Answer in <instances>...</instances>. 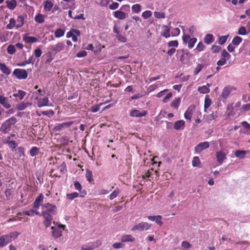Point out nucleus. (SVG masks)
Returning a JSON list of instances; mask_svg holds the SVG:
<instances>
[{
    "instance_id": "obj_1",
    "label": "nucleus",
    "mask_w": 250,
    "mask_h": 250,
    "mask_svg": "<svg viewBox=\"0 0 250 250\" xmlns=\"http://www.w3.org/2000/svg\"><path fill=\"white\" fill-rule=\"evenodd\" d=\"M42 214L43 217H45V215L52 217L53 215L56 214V207L55 205L49 203H45L42 205Z\"/></svg>"
},
{
    "instance_id": "obj_2",
    "label": "nucleus",
    "mask_w": 250,
    "mask_h": 250,
    "mask_svg": "<svg viewBox=\"0 0 250 250\" xmlns=\"http://www.w3.org/2000/svg\"><path fill=\"white\" fill-rule=\"evenodd\" d=\"M181 51L183 54L180 57V61L183 64L189 65L190 60L191 59L192 54H190L188 49H182Z\"/></svg>"
},
{
    "instance_id": "obj_3",
    "label": "nucleus",
    "mask_w": 250,
    "mask_h": 250,
    "mask_svg": "<svg viewBox=\"0 0 250 250\" xmlns=\"http://www.w3.org/2000/svg\"><path fill=\"white\" fill-rule=\"evenodd\" d=\"M64 225L59 224L57 226L51 227L52 234L55 239L58 238L62 235V231L64 229Z\"/></svg>"
},
{
    "instance_id": "obj_4",
    "label": "nucleus",
    "mask_w": 250,
    "mask_h": 250,
    "mask_svg": "<svg viewBox=\"0 0 250 250\" xmlns=\"http://www.w3.org/2000/svg\"><path fill=\"white\" fill-rule=\"evenodd\" d=\"M13 74L19 80L25 79L28 76V73L26 70L20 68L15 69Z\"/></svg>"
},
{
    "instance_id": "obj_5",
    "label": "nucleus",
    "mask_w": 250,
    "mask_h": 250,
    "mask_svg": "<svg viewBox=\"0 0 250 250\" xmlns=\"http://www.w3.org/2000/svg\"><path fill=\"white\" fill-rule=\"evenodd\" d=\"M65 47V45L63 42H58L54 45H50L47 49L51 51L55 55L59 52L62 50Z\"/></svg>"
},
{
    "instance_id": "obj_6",
    "label": "nucleus",
    "mask_w": 250,
    "mask_h": 250,
    "mask_svg": "<svg viewBox=\"0 0 250 250\" xmlns=\"http://www.w3.org/2000/svg\"><path fill=\"white\" fill-rule=\"evenodd\" d=\"M151 225L146 222H141L138 224L135 225L131 230H138L139 231H144L145 230H148Z\"/></svg>"
},
{
    "instance_id": "obj_7",
    "label": "nucleus",
    "mask_w": 250,
    "mask_h": 250,
    "mask_svg": "<svg viewBox=\"0 0 250 250\" xmlns=\"http://www.w3.org/2000/svg\"><path fill=\"white\" fill-rule=\"evenodd\" d=\"M74 123V121H69L54 126L53 130L56 132H60L63 128L69 127Z\"/></svg>"
},
{
    "instance_id": "obj_8",
    "label": "nucleus",
    "mask_w": 250,
    "mask_h": 250,
    "mask_svg": "<svg viewBox=\"0 0 250 250\" xmlns=\"http://www.w3.org/2000/svg\"><path fill=\"white\" fill-rule=\"evenodd\" d=\"M209 147V144L208 142H204L199 143L195 147V151L196 153H200L205 149Z\"/></svg>"
},
{
    "instance_id": "obj_9",
    "label": "nucleus",
    "mask_w": 250,
    "mask_h": 250,
    "mask_svg": "<svg viewBox=\"0 0 250 250\" xmlns=\"http://www.w3.org/2000/svg\"><path fill=\"white\" fill-rule=\"evenodd\" d=\"M196 107L194 104L189 105L184 114V117L186 119L190 120L193 112L195 110Z\"/></svg>"
},
{
    "instance_id": "obj_10",
    "label": "nucleus",
    "mask_w": 250,
    "mask_h": 250,
    "mask_svg": "<svg viewBox=\"0 0 250 250\" xmlns=\"http://www.w3.org/2000/svg\"><path fill=\"white\" fill-rule=\"evenodd\" d=\"M147 113L146 110H143L142 112H140L137 109H132L130 111L129 115L131 117H141L145 116L147 114Z\"/></svg>"
},
{
    "instance_id": "obj_11",
    "label": "nucleus",
    "mask_w": 250,
    "mask_h": 250,
    "mask_svg": "<svg viewBox=\"0 0 250 250\" xmlns=\"http://www.w3.org/2000/svg\"><path fill=\"white\" fill-rule=\"evenodd\" d=\"M43 199V195L42 193L39 194V195L37 197L34 202V208H35L38 209L39 208L42 202Z\"/></svg>"
},
{
    "instance_id": "obj_12",
    "label": "nucleus",
    "mask_w": 250,
    "mask_h": 250,
    "mask_svg": "<svg viewBox=\"0 0 250 250\" xmlns=\"http://www.w3.org/2000/svg\"><path fill=\"white\" fill-rule=\"evenodd\" d=\"M11 126L9 125V123H7L5 121L2 123L1 127H0V131L4 134H6L11 130Z\"/></svg>"
},
{
    "instance_id": "obj_13",
    "label": "nucleus",
    "mask_w": 250,
    "mask_h": 250,
    "mask_svg": "<svg viewBox=\"0 0 250 250\" xmlns=\"http://www.w3.org/2000/svg\"><path fill=\"white\" fill-rule=\"evenodd\" d=\"M216 158L218 163L220 164H222L223 161L226 159V154L221 151L217 152Z\"/></svg>"
},
{
    "instance_id": "obj_14",
    "label": "nucleus",
    "mask_w": 250,
    "mask_h": 250,
    "mask_svg": "<svg viewBox=\"0 0 250 250\" xmlns=\"http://www.w3.org/2000/svg\"><path fill=\"white\" fill-rule=\"evenodd\" d=\"M31 105L32 104L31 103H24V102H22L16 105V108L18 110H23L26 108L28 106H31Z\"/></svg>"
},
{
    "instance_id": "obj_15",
    "label": "nucleus",
    "mask_w": 250,
    "mask_h": 250,
    "mask_svg": "<svg viewBox=\"0 0 250 250\" xmlns=\"http://www.w3.org/2000/svg\"><path fill=\"white\" fill-rule=\"evenodd\" d=\"M185 125V122L184 120H179L174 123V128L176 130L183 129Z\"/></svg>"
},
{
    "instance_id": "obj_16",
    "label": "nucleus",
    "mask_w": 250,
    "mask_h": 250,
    "mask_svg": "<svg viewBox=\"0 0 250 250\" xmlns=\"http://www.w3.org/2000/svg\"><path fill=\"white\" fill-rule=\"evenodd\" d=\"M114 16L119 20H124L126 18V14L121 10H118L114 12Z\"/></svg>"
},
{
    "instance_id": "obj_17",
    "label": "nucleus",
    "mask_w": 250,
    "mask_h": 250,
    "mask_svg": "<svg viewBox=\"0 0 250 250\" xmlns=\"http://www.w3.org/2000/svg\"><path fill=\"white\" fill-rule=\"evenodd\" d=\"M48 102H49V100L47 97H45L43 99H40L38 101V107H40L44 106H48L49 105Z\"/></svg>"
},
{
    "instance_id": "obj_18",
    "label": "nucleus",
    "mask_w": 250,
    "mask_h": 250,
    "mask_svg": "<svg viewBox=\"0 0 250 250\" xmlns=\"http://www.w3.org/2000/svg\"><path fill=\"white\" fill-rule=\"evenodd\" d=\"M23 40L26 42V43H34L35 42H37L38 41L37 38L34 37L32 36H26L24 35L23 37Z\"/></svg>"
},
{
    "instance_id": "obj_19",
    "label": "nucleus",
    "mask_w": 250,
    "mask_h": 250,
    "mask_svg": "<svg viewBox=\"0 0 250 250\" xmlns=\"http://www.w3.org/2000/svg\"><path fill=\"white\" fill-rule=\"evenodd\" d=\"M0 69L3 73L7 75L11 73L10 69L4 63H0Z\"/></svg>"
},
{
    "instance_id": "obj_20",
    "label": "nucleus",
    "mask_w": 250,
    "mask_h": 250,
    "mask_svg": "<svg viewBox=\"0 0 250 250\" xmlns=\"http://www.w3.org/2000/svg\"><path fill=\"white\" fill-rule=\"evenodd\" d=\"M47 59L45 62V64L49 63L54 59L55 55L50 50H48V52L46 54Z\"/></svg>"
},
{
    "instance_id": "obj_21",
    "label": "nucleus",
    "mask_w": 250,
    "mask_h": 250,
    "mask_svg": "<svg viewBox=\"0 0 250 250\" xmlns=\"http://www.w3.org/2000/svg\"><path fill=\"white\" fill-rule=\"evenodd\" d=\"M165 29L161 33V36L167 38L170 36V27L167 25L164 26Z\"/></svg>"
},
{
    "instance_id": "obj_22",
    "label": "nucleus",
    "mask_w": 250,
    "mask_h": 250,
    "mask_svg": "<svg viewBox=\"0 0 250 250\" xmlns=\"http://www.w3.org/2000/svg\"><path fill=\"white\" fill-rule=\"evenodd\" d=\"M135 238L131 235H125L122 237L121 242H133L135 241Z\"/></svg>"
},
{
    "instance_id": "obj_23",
    "label": "nucleus",
    "mask_w": 250,
    "mask_h": 250,
    "mask_svg": "<svg viewBox=\"0 0 250 250\" xmlns=\"http://www.w3.org/2000/svg\"><path fill=\"white\" fill-rule=\"evenodd\" d=\"M0 104L6 108H9L11 107L7 99L2 96H0Z\"/></svg>"
},
{
    "instance_id": "obj_24",
    "label": "nucleus",
    "mask_w": 250,
    "mask_h": 250,
    "mask_svg": "<svg viewBox=\"0 0 250 250\" xmlns=\"http://www.w3.org/2000/svg\"><path fill=\"white\" fill-rule=\"evenodd\" d=\"M10 139V137H7L6 141L4 140L3 142L5 144H8L9 147L15 148L17 146V143L15 142V141H9ZM5 140H6V139Z\"/></svg>"
},
{
    "instance_id": "obj_25",
    "label": "nucleus",
    "mask_w": 250,
    "mask_h": 250,
    "mask_svg": "<svg viewBox=\"0 0 250 250\" xmlns=\"http://www.w3.org/2000/svg\"><path fill=\"white\" fill-rule=\"evenodd\" d=\"M7 7L10 10H13L17 6V1L16 0H7L6 1Z\"/></svg>"
},
{
    "instance_id": "obj_26",
    "label": "nucleus",
    "mask_w": 250,
    "mask_h": 250,
    "mask_svg": "<svg viewBox=\"0 0 250 250\" xmlns=\"http://www.w3.org/2000/svg\"><path fill=\"white\" fill-rule=\"evenodd\" d=\"M44 8L47 11H50L53 6L52 1L46 0L44 1Z\"/></svg>"
},
{
    "instance_id": "obj_27",
    "label": "nucleus",
    "mask_w": 250,
    "mask_h": 250,
    "mask_svg": "<svg viewBox=\"0 0 250 250\" xmlns=\"http://www.w3.org/2000/svg\"><path fill=\"white\" fill-rule=\"evenodd\" d=\"M40 148L37 146L32 147L30 150L29 153L31 156L34 157L39 153Z\"/></svg>"
},
{
    "instance_id": "obj_28",
    "label": "nucleus",
    "mask_w": 250,
    "mask_h": 250,
    "mask_svg": "<svg viewBox=\"0 0 250 250\" xmlns=\"http://www.w3.org/2000/svg\"><path fill=\"white\" fill-rule=\"evenodd\" d=\"M214 41L213 36L211 34H208L204 38V42L207 44H210Z\"/></svg>"
},
{
    "instance_id": "obj_29",
    "label": "nucleus",
    "mask_w": 250,
    "mask_h": 250,
    "mask_svg": "<svg viewBox=\"0 0 250 250\" xmlns=\"http://www.w3.org/2000/svg\"><path fill=\"white\" fill-rule=\"evenodd\" d=\"M45 217H43L45 220L43 221V225L46 227L47 228L50 226L51 224V221L52 220V217H50V216H48L45 215Z\"/></svg>"
},
{
    "instance_id": "obj_30",
    "label": "nucleus",
    "mask_w": 250,
    "mask_h": 250,
    "mask_svg": "<svg viewBox=\"0 0 250 250\" xmlns=\"http://www.w3.org/2000/svg\"><path fill=\"white\" fill-rule=\"evenodd\" d=\"M181 102V98L178 97L175 98V100H173L172 102L170 104V105L176 108L177 109L180 105Z\"/></svg>"
},
{
    "instance_id": "obj_31",
    "label": "nucleus",
    "mask_w": 250,
    "mask_h": 250,
    "mask_svg": "<svg viewBox=\"0 0 250 250\" xmlns=\"http://www.w3.org/2000/svg\"><path fill=\"white\" fill-rule=\"evenodd\" d=\"M0 237L1 240H4V246L13 240L11 237H10L9 234L2 235Z\"/></svg>"
},
{
    "instance_id": "obj_32",
    "label": "nucleus",
    "mask_w": 250,
    "mask_h": 250,
    "mask_svg": "<svg viewBox=\"0 0 250 250\" xmlns=\"http://www.w3.org/2000/svg\"><path fill=\"white\" fill-rule=\"evenodd\" d=\"M34 20L36 22L42 23L44 21V17L43 15L39 13L35 16Z\"/></svg>"
},
{
    "instance_id": "obj_33",
    "label": "nucleus",
    "mask_w": 250,
    "mask_h": 250,
    "mask_svg": "<svg viewBox=\"0 0 250 250\" xmlns=\"http://www.w3.org/2000/svg\"><path fill=\"white\" fill-rule=\"evenodd\" d=\"M211 104V100L209 98L208 95H206L205 99V103H204V110L206 111V109H208L210 105Z\"/></svg>"
},
{
    "instance_id": "obj_34",
    "label": "nucleus",
    "mask_w": 250,
    "mask_h": 250,
    "mask_svg": "<svg viewBox=\"0 0 250 250\" xmlns=\"http://www.w3.org/2000/svg\"><path fill=\"white\" fill-rule=\"evenodd\" d=\"M246 153L247 152L245 150H238L235 152L234 155L236 157L242 159L245 157Z\"/></svg>"
},
{
    "instance_id": "obj_35",
    "label": "nucleus",
    "mask_w": 250,
    "mask_h": 250,
    "mask_svg": "<svg viewBox=\"0 0 250 250\" xmlns=\"http://www.w3.org/2000/svg\"><path fill=\"white\" fill-rule=\"evenodd\" d=\"M26 93L25 91L19 90L17 93L13 94V96L15 97H19L20 100H22L25 96Z\"/></svg>"
},
{
    "instance_id": "obj_36",
    "label": "nucleus",
    "mask_w": 250,
    "mask_h": 250,
    "mask_svg": "<svg viewBox=\"0 0 250 250\" xmlns=\"http://www.w3.org/2000/svg\"><path fill=\"white\" fill-rule=\"evenodd\" d=\"M205 48V46L203 43L202 42H200L198 43V45L196 46V48L194 49V51L195 53H198L199 52L202 51L204 50Z\"/></svg>"
},
{
    "instance_id": "obj_37",
    "label": "nucleus",
    "mask_w": 250,
    "mask_h": 250,
    "mask_svg": "<svg viewBox=\"0 0 250 250\" xmlns=\"http://www.w3.org/2000/svg\"><path fill=\"white\" fill-rule=\"evenodd\" d=\"M85 177L89 183H91L93 180L92 172L88 169L86 170Z\"/></svg>"
},
{
    "instance_id": "obj_38",
    "label": "nucleus",
    "mask_w": 250,
    "mask_h": 250,
    "mask_svg": "<svg viewBox=\"0 0 250 250\" xmlns=\"http://www.w3.org/2000/svg\"><path fill=\"white\" fill-rule=\"evenodd\" d=\"M24 18L23 16H19L17 18V21L19 22V24L16 25L17 28L21 27L24 24Z\"/></svg>"
},
{
    "instance_id": "obj_39",
    "label": "nucleus",
    "mask_w": 250,
    "mask_h": 250,
    "mask_svg": "<svg viewBox=\"0 0 250 250\" xmlns=\"http://www.w3.org/2000/svg\"><path fill=\"white\" fill-rule=\"evenodd\" d=\"M198 91L200 93L206 94L208 93L210 90L207 86L203 85L202 86L199 87L198 89Z\"/></svg>"
},
{
    "instance_id": "obj_40",
    "label": "nucleus",
    "mask_w": 250,
    "mask_h": 250,
    "mask_svg": "<svg viewBox=\"0 0 250 250\" xmlns=\"http://www.w3.org/2000/svg\"><path fill=\"white\" fill-rule=\"evenodd\" d=\"M241 125L247 130L246 134H250V124L246 121H244L242 122Z\"/></svg>"
},
{
    "instance_id": "obj_41",
    "label": "nucleus",
    "mask_w": 250,
    "mask_h": 250,
    "mask_svg": "<svg viewBox=\"0 0 250 250\" xmlns=\"http://www.w3.org/2000/svg\"><path fill=\"white\" fill-rule=\"evenodd\" d=\"M116 38L119 42H121L124 43L127 41V39L125 35H123L121 34L119 35H116Z\"/></svg>"
},
{
    "instance_id": "obj_42",
    "label": "nucleus",
    "mask_w": 250,
    "mask_h": 250,
    "mask_svg": "<svg viewBox=\"0 0 250 250\" xmlns=\"http://www.w3.org/2000/svg\"><path fill=\"white\" fill-rule=\"evenodd\" d=\"M10 23L8 24L6 26V28L7 29H12L14 26H16V21L14 19L11 18L9 20Z\"/></svg>"
},
{
    "instance_id": "obj_43",
    "label": "nucleus",
    "mask_w": 250,
    "mask_h": 250,
    "mask_svg": "<svg viewBox=\"0 0 250 250\" xmlns=\"http://www.w3.org/2000/svg\"><path fill=\"white\" fill-rule=\"evenodd\" d=\"M192 166L194 167H199L200 165V161L198 157L195 156L193 157L192 162Z\"/></svg>"
},
{
    "instance_id": "obj_44",
    "label": "nucleus",
    "mask_w": 250,
    "mask_h": 250,
    "mask_svg": "<svg viewBox=\"0 0 250 250\" xmlns=\"http://www.w3.org/2000/svg\"><path fill=\"white\" fill-rule=\"evenodd\" d=\"M242 38L239 36H236L233 39L232 43L235 45H238L242 42Z\"/></svg>"
},
{
    "instance_id": "obj_45",
    "label": "nucleus",
    "mask_w": 250,
    "mask_h": 250,
    "mask_svg": "<svg viewBox=\"0 0 250 250\" xmlns=\"http://www.w3.org/2000/svg\"><path fill=\"white\" fill-rule=\"evenodd\" d=\"M64 30L60 28L57 29L55 32V36L56 38H60L64 35Z\"/></svg>"
},
{
    "instance_id": "obj_46",
    "label": "nucleus",
    "mask_w": 250,
    "mask_h": 250,
    "mask_svg": "<svg viewBox=\"0 0 250 250\" xmlns=\"http://www.w3.org/2000/svg\"><path fill=\"white\" fill-rule=\"evenodd\" d=\"M78 196H79V193L76 192H73L71 193H67L66 194L67 198L70 200H72L78 197Z\"/></svg>"
},
{
    "instance_id": "obj_47",
    "label": "nucleus",
    "mask_w": 250,
    "mask_h": 250,
    "mask_svg": "<svg viewBox=\"0 0 250 250\" xmlns=\"http://www.w3.org/2000/svg\"><path fill=\"white\" fill-rule=\"evenodd\" d=\"M33 56H31L28 60H26L25 61H24V62H22L21 63H18L17 65L19 66H25L26 64H29L30 63H32V64L34 62H33Z\"/></svg>"
},
{
    "instance_id": "obj_48",
    "label": "nucleus",
    "mask_w": 250,
    "mask_h": 250,
    "mask_svg": "<svg viewBox=\"0 0 250 250\" xmlns=\"http://www.w3.org/2000/svg\"><path fill=\"white\" fill-rule=\"evenodd\" d=\"M141 6L139 4H135L132 5V10L133 12L138 13L141 11Z\"/></svg>"
},
{
    "instance_id": "obj_49",
    "label": "nucleus",
    "mask_w": 250,
    "mask_h": 250,
    "mask_svg": "<svg viewBox=\"0 0 250 250\" xmlns=\"http://www.w3.org/2000/svg\"><path fill=\"white\" fill-rule=\"evenodd\" d=\"M229 35L220 36L219 39L218 43L220 45L224 44L227 41Z\"/></svg>"
},
{
    "instance_id": "obj_50",
    "label": "nucleus",
    "mask_w": 250,
    "mask_h": 250,
    "mask_svg": "<svg viewBox=\"0 0 250 250\" xmlns=\"http://www.w3.org/2000/svg\"><path fill=\"white\" fill-rule=\"evenodd\" d=\"M8 53L10 55L14 54L16 52V49L13 45L10 44L8 46L7 48Z\"/></svg>"
},
{
    "instance_id": "obj_51",
    "label": "nucleus",
    "mask_w": 250,
    "mask_h": 250,
    "mask_svg": "<svg viewBox=\"0 0 250 250\" xmlns=\"http://www.w3.org/2000/svg\"><path fill=\"white\" fill-rule=\"evenodd\" d=\"M17 151V153L19 154V157L20 158L22 156L24 157L25 154H24V148L21 146H20L18 147L17 149L16 150Z\"/></svg>"
},
{
    "instance_id": "obj_52",
    "label": "nucleus",
    "mask_w": 250,
    "mask_h": 250,
    "mask_svg": "<svg viewBox=\"0 0 250 250\" xmlns=\"http://www.w3.org/2000/svg\"><path fill=\"white\" fill-rule=\"evenodd\" d=\"M204 68V65L201 64H198L196 66V67L194 69V71L193 72L194 75H197Z\"/></svg>"
},
{
    "instance_id": "obj_53",
    "label": "nucleus",
    "mask_w": 250,
    "mask_h": 250,
    "mask_svg": "<svg viewBox=\"0 0 250 250\" xmlns=\"http://www.w3.org/2000/svg\"><path fill=\"white\" fill-rule=\"evenodd\" d=\"M230 93V91L229 88L225 87L223 90L221 94L222 97L224 99H226Z\"/></svg>"
},
{
    "instance_id": "obj_54",
    "label": "nucleus",
    "mask_w": 250,
    "mask_h": 250,
    "mask_svg": "<svg viewBox=\"0 0 250 250\" xmlns=\"http://www.w3.org/2000/svg\"><path fill=\"white\" fill-rule=\"evenodd\" d=\"M197 41V39L196 38H190L188 42V47L189 48H192L194 45L195 43Z\"/></svg>"
},
{
    "instance_id": "obj_55",
    "label": "nucleus",
    "mask_w": 250,
    "mask_h": 250,
    "mask_svg": "<svg viewBox=\"0 0 250 250\" xmlns=\"http://www.w3.org/2000/svg\"><path fill=\"white\" fill-rule=\"evenodd\" d=\"M221 57L223 58L226 59V60H229L231 56L225 49H223L221 52Z\"/></svg>"
},
{
    "instance_id": "obj_56",
    "label": "nucleus",
    "mask_w": 250,
    "mask_h": 250,
    "mask_svg": "<svg viewBox=\"0 0 250 250\" xmlns=\"http://www.w3.org/2000/svg\"><path fill=\"white\" fill-rule=\"evenodd\" d=\"M7 123H9V125L11 126L12 125H15L17 122V119L14 117H12L6 120L5 121Z\"/></svg>"
},
{
    "instance_id": "obj_57",
    "label": "nucleus",
    "mask_w": 250,
    "mask_h": 250,
    "mask_svg": "<svg viewBox=\"0 0 250 250\" xmlns=\"http://www.w3.org/2000/svg\"><path fill=\"white\" fill-rule=\"evenodd\" d=\"M96 248L94 244L91 246L83 245L81 247V250H93Z\"/></svg>"
},
{
    "instance_id": "obj_58",
    "label": "nucleus",
    "mask_w": 250,
    "mask_h": 250,
    "mask_svg": "<svg viewBox=\"0 0 250 250\" xmlns=\"http://www.w3.org/2000/svg\"><path fill=\"white\" fill-rule=\"evenodd\" d=\"M120 191L119 189L114 190L110 195L109 198L110 200H113L116 198L119 194Z\"/></svg>"
},
{
    "instance_id": "obj_59",
    "label": "nucleus",
    "mask_w": 250,
    "mask_h": 250,
    "mask_svg": "<svg viewBox=\"0 0 250 250\" xmlns=\"http://www.w3.org/2000/svg\"><path fill=\"white\" fill-rule=\"evenodd\" d=\"M154 15L155 18L157 19L165 18V14L164 12H155Z\"/></svg>"
},
{
    "instance_id": "obj_60",
    "label": "nucleus",
    "mask_w": 250,
    "mask_h": 250,
    "mask_svg": "<svg viewBox=\"0 0 250 250\" xmlns=\"http://www.w3.org/2000/svg\"><path fill=\"white\" fill-rule=\"evenodd\" d=\"M151 15H152L151 12L149 10H147V11L144 12L142 13V17L144 18V19H147L148 18L150 17Z\"/></svg>"
},
{
    "instance_id": "obj_61",
    "label": "nucleus",
    "mask_w": 250,
    "mask_h": 250,
    "mask_svg": "<svg viewBox=\"0 0 250 250\" xmlns=\"http://www.w3.org/2000/svg\"><path fill=\"white\" fill-rule=\"evenodd\" d=\"M103 103H101L99 104H97L96 105H93L92 106L91 108V111L92 112H96L100 110V107L101 105H103Z\"/></svg>"
},
{
    "instance_id": "obj_62",
    "label": "nucleus",
    "mask_w": 250,
    "mask_h": 250,
    "mask_svg": "<svg viewBox=\"0 0 250 250\" xmlns=\"http://www.w3.org/2000/svg\"><path fill=\"white\" fill-rule=\"evenodd\" d=\"M59 168L60 169V172L62 173H64L66 172V166L64 162L62 164V165L59 167Z\"/></svg>"
},
{
    "instance_id": "obj_63",
    "label": "nucleus",
    "mask_w": 250,
    "mask_h": 250,
    "mask_svg": "<svg viewBox=\"0 0 250 250\" xmlns=\"http://www.w3.org/2000/svg\"><path fill=\"white\" fill-rule=\"evenodd\" d=\"M42 114L43 115H46L49 117H51L54 115V112L52 110H49L48 111H42Z\"/></svg>"
},
{
    "instance_id": "obj_64",
    "label": "nucleus",
    "mask_w": 250,
    "mask_h": 250,
    "mask_svg": "<svg viewBox=\"0 0 250 250\" xmlns=\"http://www.w3.org/2000/svg\"><path fill=\"white\" fill-rule=\"evenodd\" d=\"M74 186L75 189L78 190L79 191L81 192L82 187L81 184L78 181H75L74 182Z\"/></svg>"
}]
</instances>
